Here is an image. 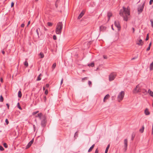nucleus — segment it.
Returning a JSON list of instances; mask_svg holds the SVG:
<instances>
[{
	"label": "nucleus",
	"instance_id": "1",
	"mask_svg": "<svg viewBox=\"0 0 153 153\" xmlns=\"http://www.w3.org/2000/svg\"><path fill=\"white\" fill-rule=\"evenodd\" d=\"M120 16L123 18L124 21H127L128 19V16L130 14V12L128 9L124 7H123V9L120 10Z\"/></svg>",
	"mask_w": 153,
	"mask_h": 153
},
{
	"label": "nucleus",
	"instance_id": "2",
	"mask_svg": "<svg viewBox=\"0 0 153 153\" xmlns=\"http://www.w3.org/2000/svg\"><path fill=\"white\" fill-rule=\"evenodd\" d=\"M63 25L62 22H59L57 24L55 32L57 34H60L62 32Z\"/></svg>",
	"mask_w": 153,
	"mask_h": 153
},
{
	"label": "nucleus",
	"instance_id": "3",
	"mask_svg": "<svg viewBox=\"0 0 153 153\" xmlns=\"http://www.w3.org/2000/svg\"><path fill=\"white\" fill-rule=\"evenodd\" d=\"M47 122L46 118L45 116H43L42 118V119L41 121V125L42 127H45L46 125Z\"/></svg>",
	"mask_w": 153,
	"mask_h": 153
},
{
	"label": "nucleus",
	"instance_id": "4",
	"mask_svg": "<svg viewBox=\"0 0 153 153\" xmlns=\"http://www.w3.org/2000/svg\"><path fill=\"white\" fill-rule=\"evenodd\" d=\"M124 95V92L123 91H122L119 94L117 98L119 102L121 100L123 99Z\"/></svg>",
	"mask_w": 153,
	"mask_h": 153
},
{
	"label": "nucleus",
	"instance_id": "5",
	"mask_svg": "<svg viewBox=\"0 0 153 153\" xmlns=\"http://www.w3.org/2000/svg\"><path fill=\"white\" fill-rule=\"evenodd\" d=\"M145 4V2H144L142 4L140 5L138 8V11L140 12H141L143 10Z\"/></svg>",
	"mask_w": 153,
	"mask_h": 153
},
{
	"label": "nucleus",
	"instance_id": "6",
	"mask_svg": "<svg viewBox=\"0 0 153 153\" xmlns=\"http://www.w3.org/2000/svg\"><path fill=\"white\" fill-rule=\"evenodd\" d=\"M116 75L114 73H112L110 74L109 77V80L110 81L113 80L115 77Z\"/></svg>",
	"mask_w": 153,
	"mask_h": 153
},
{
	"label": "nucleus",
	"instance_id": "7",
	"mask_svg": "<svg viewBox=\"0 0 153 153\" xmlns=\"http://www.w3.org/2000/svg\"><path fill=\"white\" fill-rule=\"evenodd\" d=\"M114 25L118 28L119 30L120 29L121 27L119 22L117 21H115Z\"/></svg>",
	"mask_w": 153,
	"mask_h": 153
},
{
	"label": "nucleus",
	"instance_id": "8",
	"mask_svg": "<svg viewBox=\"0 0 153 153\" xmlns=\"http://www.w3.org/2000/svg\"><path fill=\"white\" fill-rule=\"evenodd\" d=\"M100 31L104 32L106 30L107 27L105 26L101 25L100 26Z\"/></svg>",
	"mask_w": 153,
	"mask_h": 153
},
{
	"label": "nucleus",
	"instance_id": "9",
	"mask_svg": "<svg viewBox=\"0 0 153 153\" xmlns=\"http://www.w3.org/2000/svg\"><path fill=\"white\" fill-rule=\"evenodd\" d=\"M128 141L127 139H125L124 140V149H125V151L127 150V148L128 145Z\"/></svg>",
	"mask_w": 153,
	"mask_h": 153
},
{
	"label": "nucleus",
	"instance_id": "10",
	"mask_svg": "<svg viewBox=\"0 0 153 153\" xmlns=\"http://www.w3.org/2000/svg\"><path fill=\"white\" fill-rule=\"evenodd\" d=\"M139 88V85H138L136 86V88L134 89V91H136L137 92H140L141 91L140 89V88Z\"/></svg>",
	"mask_w": 153,
	"mask_h": 153
},
{
	"label": "nucleus",
	"instance_id": "11",
	"mask_svg": "<svg viewBox=\"0 0 153 153\" xmlns=\"http://www.w3.org/2000/svg\"><path fill=\"white\" fill-rule=\"evenodd\" d=\"M33 139L31 140L29 143L26 146V148L27 149L30 147L31 145L32 144V143H33Z\"/></svg>",
	"mask_w": 153,
	"mask_h": 153
},
{
	"label": "nucleus",
	"instance_id": "12",
	"mask_svg": "<svg viewBox=\"0 0 153 153\" xmlns=\"http://www.w3.org/2000/svg\"><path fill=\"white\" fill-rule=\"evenodd\" d=\"M136 44L139 45H142V40L141 39H140L136 43Z\"/></svg>",
	"mask_w": 153,
	"mask_h": 153
},
{
	"label": "nucleus",
	"instance_id": "13",
	"mask_svg": "<svg viewBox=\"0 0 153 153\" xmlns=\"http://www.w3.org/2000/svg\"><path fill=\"white\" fill-rule=\"evenodd\" d=\"M145 114L146 115H149L150 114V112L149 111L148 109L147 108L144 111Z\"/></svg>",
	"mask_w": 153,
	"mask_h": 153
},
{
	"label": "nucleus",
	"instance_id": "14",
	"mask_svg": "<svg viewBox=\"0 0 153 153\" xmlns=\"http://www.w3.org/2000/svg\"><path fill=\"white\" fill-rule=\"evenodd\" d=\"M42 116V114L41 113H39L36 116V117H38L39 118L40 120L41 119V117Z\"/></svg>",
	"mask_w": 153,
	"mask_h": 153
},
{
	"label": "nucleus",
	"instance_id": "15",
	"mask_svg": "<svg viewBox=\"0 0 153 153\" xmlns=\"http://www.w3.org/2000/svg\"><path fill=\"white\" fill-rule=\"evenodd\" d=\"M110 96L109 94H108L105 95V96L104 97V99H103V101L104 102H105V100H107L108 98Z\"/></svg>",
	"mask_w": 153,
	"mask_h": 153
},
{
	"label": "nucleus",
	"instance_id": "16",
	"mask_svg": "<svg viewBox=\"0 0 153 153\" xmlns=\"http://www.w3.org/2000/svg\"><path fill=\"white\" fill-rule=\"evenodd\" d=\"M148 93L149 94V95L152 96L153 97V92L151 91L150 89H149L148 91Z\"/></svg>",
	"mask_w": 153,
	"mask_h": 153
},
{
	"label": "nucleus",
	"instance_id": "17",
	"mask_svg": "<svg viewBox=\"0 0 153 153\" xmlns=\"http://www.w3.org/2000/svg\"><path fill=\"white\" fill-rule=\"evenodd\" d=\"M94 146V144H93L89 149H88V152H91L92 149H93Z\"/></svg>",
	"mask_w": 153,
	"mask_h": 153
},
{
	"label": "nucleus",
	"instance_id": "18",
	"mask_svg": "<svg viewBox=\"0 0 153 153\" xmlns=\"http://www.w3.org/2000/svg\"><path fill=\"white\" fill-rule=\"evenodd\" d=\"M84 13L83 12H82L79 15L78 17V19H80L84 15Z\"/></svg>",
	"mask_w": 153,
	"mask_h": 153
},
{
	"label": "nucleus",
	"instance_id": "19",
	"mask_svg": "<svg viewBox=\"0 0 153 153\" xmlns=\"http://www.w3.org/2000/svg\"><path fill=\"white\" fill-rule=\"evenodd\" d=\"M112 16V13L110 12H108L107 13V16L108 20L110 19V17Z\"/></svg>",
	"mask_w": 153,
	"mask_h": 153
},
{
	"label": "nucleus",
	"instance_id": "20",
	"mask_svg": "<svg viewBox=\"0 0 153 153\" xmlns=\"http://www.w3.org/2000/svg\"><path fill=\"white\" fill-rule=\"evenodd\" d=\"M22 96V94L21 91H19L18 92V97L19 98H21Z\"/></svg>",
	"mask_w": 153,
	"mask_h": 153
},
{
	"label": "nucleus",
	"instance_id": "21",
	"mask_svg": "<svg viewBox=\"0 0 153 153\" xmlns=\"http://www.w3.org/2000/svg\"><path fill=\"white\" fill-rule=\"evenodd\" d=\"M109 147H110V145L109 144L107 146V147L105 149V153H107V152H108V150Z\"/></svg>",
	"mask_w": 153,
	"mask_h": 153
},
{
	"label": "nucleus",
	"instance_id": "22",
	"mask_svg": "<svg viewBox=\"0 0 153 153\" xmlns=\"http://www.w3.org/2000/svg\"><path fill=\"white\" fill-rule=\"evenodd\" d=\"M144 130V127L143 126H142V128L141 129H140L139 130L140 132L141 133H143V132Z\"/></svg>",
	"mask_w": 153,
	"mask_h": 153
},
{
	"label": "nucleus",
	"instance_id": "23",
	"mask_svg": "<svg viewBox=\"0 0 153 153\" xmlns=\"http://www.w3.org/2000/svg\"><path fill=\"white\" fill-rule=\"evenodd\" d=\"M150 70L153 69V64L151 63L150 65Z\"/></svg>",
	"mask_w": 153,
	"mask_h": 153
},
{
	"label": "nucleus",
	"instance_id": "24",
	"mask_svg": "<svg viewBox=\"0 0 153 153\" xmlns=\"http://www.w3.org/2000/svg\"><path fill=\"white\" fill-rule=\"evenodd\" d=\"M88 65L89 66H91V67H93L94 66V64L93 62H92L90 64H88Z\"/></svg>",
	"mask_w": 153,
	"mask_h": 153
},
{
	"label": "nucleus",
	"instance_id": "25",
	"mask_svg": "<svg viewBox=\"0 0 153 153\" xmlns=\"http://www.w3.org/2000/svg\"><path fill=\"white\" fill-rule=\"evenodd\" d=\"M24 65L26 67L28 66V63L27 62V61H25L24 62Z\"/></svg>",
	"mask_w": 153,
	"mask_h": 153
},
{
	"label": "nucleus",
	"instance_id": "26",
	"mask_svg": "<svg viewBox=\"0 0 153 153\" xmlns=\"http://www.w3.org/2000/svg\"><path fill=\"white\" fill-rule=\"evenodd\" d=\"M56 63H54L52 66V68H53V70L54 68L56 67Z\"/></svg>",
	"mask_w": 153,
	"mask_h": 153
},
{
	"label": "nucleus",
	"instance_id": "27",
	"mask_svg": "<svg viewBox=\"0 0 153 153\" xmlns=\"http://www.w3.org/2000/svg\"><path fill=\"white\" fill-rule=\"evenodd\" d=\"M3 98L2 97V95H1L0 96V101L1 102H2L3 101Z\"/></svg>",
	"mask_w": 153,
	"mask_h": 153
},
{
	"label": "nucleus",
	"instance_id": "28",
	"mask_svg": "<svg viewBox=\"0 0 153 153\" xmlns=\"http://www.w3.org/2000/svg\"><path fill=\"white\" fill-rule=\"evenodd\" d=\"M39 55L41 56V58H43L44 57V55L43 53L41 52Z\"/></svg>",
	"mask_w": 153,
	"mask_h": 153
},
{
	"label": "nucleus",
	"instance_id": "29",
	"mask_svg": "<svg viewBox=\"0 0 153 153\" xmlns=\"http://www.w3.org/2000/svg\"><path fill=\"white\" fill-rule=\"evenodd\" d=\"M88 79V77H84V78H82V82H83L84 81V80L87 79Z\"/></svg>",
	"mask_w": 153,
	"mask_h": 153
},
{
	"label": "nucleus",
	"instance_id": "30",
	"mask_svg": "<svg viewBox=\"0 0 153 153\" xmlns=\"http://www.w3.org/2000/svg\"><path fill=\"white\" fill-rule=\"evenodd\" d=\"M3 146L5 148H7L8 147L7 144L5 143L3 144Z\"/></svg>",
	"mask_w": 153,
	"mask_h": 153
},
{
	"label": "nucleus",
	"instance_id": "31",
	"mask_svg": "<svg viewBox=\"0 0 153 153\" xmlns=\"http://www.w3.org/2000/svg\"><path fill=\"white\" fill-rule=\"evenodd\" d=\"M48 25L49 26H51L52 25V24L51 22H48Z\"/></svg>",
	"mask_w": 153,
	"mask_h": 153
},
{
	"label": "nucleus",
	"instance_id": "32",
	"mask_svg": "<svg viewBox=\"0 0 153 153\" xmlns=\"http://www.w3.org/2000/svg\"><path fill=\"white\" fill-rule=\"evenodd\" d=\"M150 22H151V25L152 27H153V20L152 19H151L150 20Z\"/></svg>",
	"mask_w": 153,
	"mask_h": 153
},
{
	"label": "nucleus",
	"instance_id": "33",
	"mask_svg": "<svg viewBox=\"0 0 153 153\" xmlns=\"http://www.w3.org/2000/svg\"><path fill=\"white\" fill-rule=\"evenodd\" d=\"M4 149L3 148V147L2 146H0V150L2 151L4 150Z\"/></svg>",
	"mask_w": 153,
	"mask_h": 153
},
{
	"label": "nucleus",
	"instance_id": "34",
	"mask_svg": "<svg viewBox=\"0 0 153 153\" xmlns=\"http://www.w3.org/2000/svg\"><path fill=\"white\" fill-rule=\"evenodd\" d=\"M88 84L89 85V86L91 87V82L90 81H88Z\"/></svg>",
	"mask_w": 153,
	"mask_h": 153
},
{
	"label": "nucleus",
	"instance_id": "35",
	"mask_svg": "<svg viewBox=\"0 0 153 153\" xmlns=\"http://www.w3.org/2000/svg\"><path fill=\"white\" fill-rule=\"evenodd\" d=\"M17 105H18V108L20 110H22V108L19 105V103H18V104H17Z\"/></svg>",
	"mask_w": 153,
	"mask_h": 153
},
{
	"label": "nucleus",
	"instance_id": "36",
	"mask_svg": "<svg viewBox=\"0 0 153 153\" xmlns=\"http://www.w3.org/2000/svg\"><path fill=\"white\" fill-rule=\"evenodd\" d=\"M53 39L54 40H56L57 39L56 37V35H54L53 36Z\"/></svg>",
	"mask_w": 153,
	"mask_h": 153
},
{
	"label": "nucleus",
	"instance_id": "37",
	"mask_svg": "<svg viewBox=\"0 0 153 153\" xmlns=\"http://www.w3.org/2000/svg\"><path fill=\"white\" fill-rule=\"evenodd\" d=\"M149 34H148L147 35L146 37V40L147 41L149 39Z\"/></svg>",
	"mask_w": 153,
	"mask_h": 153
},
{
	"label": "nucleus",
	"instance_id": "38",
	"mask_svg": "<svg viewBox=\"0 0 153 153\" xmlns=\"http://www.w3.org/2000/svg\"><path fill=\"white\" fill-rule=\"evenodd\" d=\"M48 90L47 89H46V90H45V94L47 95L48 94Z\"/></svg>",
	"mask_w": 153,
	"mask_h": 153
},
{
	"label": "nucleus",
	"instance_id": "39",
	"mask_svg": "<svg viewBox=\"0 0 153 153\" xmlns=\"http://www.w3.org/2000/svg\"><path fill=\"white\" fill-rule=\"evenodd\" d=\"M5 122L7 125L9 123V121L7 119H6L5 120Z\"/></svg>",
	"mask_w": 153,
	"mask_h": 153
},
{
	"label": "nucleus",
	"instance_id": "40",
	"mask_svg": "<svg viewBox=\"0 0 153 153\" xmlns=\"http://www.w3.org/2000/svg\"><path fill=\"white\" fill-rule=\"evenodd\" d=\"M41 78L40 77V76H38L37 77V80L39 81V80H41Z\"/></svg>",
	"mask_w": 153,
	"mask_h": 153
},
{
	"label": "nucleus",
	"instance_id": "41",
	"mask_svg": "<svg viewBox=\"0 0 153 153\" xmlns=\"http://www.w3.org/2000/svg\"><path fill=\"white\" fill-rule=\"evenodd\" d=\"M78 134H77V132H75V136H74V137H75L76 136V137H78Z\"/></svg>",
	"mask_w": 153,
	"mask_h": 153
},
{
	"label": "nucleus",
	"instance_id": "42",
	"mask_svg": "<svg viewBox=\"0 0 153 153\" xmlns=\"http://www.w3.org/2000/svg\"><path fill=\"white\" fill-rule=\"evenodd\" d=\"M39 111H35V112H34L33 113V115H34L35 114H36Z\"/></svg>",
	"mask_w": 153,
	"mask_h": 153
},
{
	"label": "nucleus",
	"instance_id": "43",
	"mask_svg": "<svg viewBox=\"0 0 153 153\" xmlns=\"http://www.w3.org/2000/svg\"><path fill=\"white\" fill-rule=\"evenodd\" d=\"M40 30L39 28L37 29L36 30V33L38 36H39V32H38V30Z\"/></svg>",
	"mask_w": 153,
	"mask_h": 153
},
{
	"label": "nucleus",
	"instance_id": "44",
	"mask_svg": "<svg viewBox=\"0 0 153 153\" xmlns=\"http://www.w3.org/2000/svg\"><path fill=\"white\" fill-rule=\"evenodd\" d=\"M153 2V0H150L149 1V4L151 5L152 4V3Z\"/></svg>",
	"mask_w": 153,
	"mask_h": 153
},
{
	"label": "nucleus",
	"instance_id": "45",
	"mask_svg": "<svg viewBox=\"0 0 153 153\" xmlns=\"http://www.w3.org/2000/svg\"><path fill=\"white\" fill-rule=\"evenodd\" d=\"M103 57L104 59H106L107 58V57L106 56L104 55H103Z\"/></svg>",
	"mask_w": 153,
	"mask_h": 153
},
{
	"label": "nucleus",
	"instance_id": "46",
	"mask_svg": "<svg viewBox=\"0 0 153 153\" xmlns=\"http://www.w3.org/2000/svg\"><path fill=\"white\" fill-rule=\"evenodd\" d=\"M150 46H149L148 48L146 49V51H148L150 50Z\"/></svg>",
	"mask_w": 153,
	"mask_h": 153
},
{
	"label": "nucleus",
	"instance_id": "47",
	"mask_svg": "<svg viewBox=\"0 0 153 153\" xmlns=\"http://www.w3.org/2000/svg\"><path fill=\"white\" fill-rule=\"evenodd\" d=\"M25 26V24L24 23H22L21 25V27H24Z\"/></svg>",
	"mask_w": 153,
	"mask_h": 153
},
{
	"label": "nucleus",
	"instance_id": "48",
	"mask_svg": "<svg viewBox=\"0 0 153 153\" xmlns=\"http://www.w3.org/2000/svg\"><path fill=\"white\" fill-rule=\"evenodd\" d=\"M14 3L13 2H12L11 3V7H12L14 6Z\"/></svg>",
	"mask_w": 153,
	"mask_h": 153
},
{
	"label": "nucleus",
	"instance_id": "49",
	"mask_svg": "<svg viewBox=\"0 0 153 153\" xmlns=\"http://www.w3.org/2000/svg\"><path fill=\"white\" fill-rule=\"evenodd\" d=\"M6 105L7 106V108L8 109H9V104L8 103H7Z\"/></svg>",
	"mask_w": 153,
	"mask_h": 153
},
{
	"label": "nucleus",
	"instance_id": "50",
	"mask_svg": "<svg viewBox=\"0 0 153 153\" xmlns=\"http://www.w3.org/2000/svg\"><path fill=\"white\" fill-rule=\"evenodd\" d=\"M46 86L47 88H48L49 86V84H47L46 85Z\"/></svg>",
	"mask_w": 153,
	"mask_h": 153
},
{
	"label": "nucleus",
	"instance_id": "51",
	"mask_svg": "<svg viewBox=\"0 0 153 153\" xmlns=\"http://www.w3.org/2000/svg\"><path fill=\"white\" fill-rule=\"evenodd\" d=\"M98 150L97 149L95 151V153H98Z\"/></svg>",
	"mask_w": 153,
	"mask_h": 153
},
{
	"label": "nucleus",
	"instance_id": "52",
	"mask_svg": "<svg viewBox=\"0 0 153 153\" xmlns=\"http://www.w3.org/2000/svg\"><path fill=\"white\" fill-rule=\"evenodd\" d=\"M0 81L1 82H3V79L2 78H1L0 79Z\"/></svg>",
	"mask_w": 153,
	"mask_h": 153
},
{
	"label": "nucleus",
	"instance_id": "53",
	"mask_svg": "<svg viewBox=\"0 0 153 153\" xmlns=\"http://www.w3.org/2000/svg\"><path fill=\"white\" fill-rule=\"evenodd\" d=\"M63 78H62L61 79V84H62L63 82Z\"/></svg>",
	"mask_w": 153,
	"mask_h": 153
},
{
	"label": "nucleus",
	"instance_id": "54",
	"mask_svg": "<svg viewBox=\"0 0 153 153\" xmlns=\"http://www.w3.org/2000/svg\"><path fill=\"white\" fill-rule=\"evenodd\" d=\"M132 29L133 30V33H134V31H135V30H134V27H132Z\"/></svg>",
	"mask_w": 153,
	"mask_h": 153
},
{
	"label": "nucleus",
	"instance_id": "55",
	"mask_svg": "<svg viewBox=\"0 0 153 153\" xmlns=\"http://www.w3.org/2000/svg\"><path fill=\"white\" fill-rule=\"evenodd\" d=\"M30 21H29L28 22L27 26H28L30 24Z\"/></svg>",
	"mask_w": 153,
	"mask_h": 153
},
{
	"label": "nucleus",
	"instance_id": "56",
	"mask_svg": "<svg viewBox=\"0 0 153 153\" xmlns=\"http://www.w3.org/2000/svg\"><path fill=\"white\" fill-rule=\"evenodd\" d=\"M134 137H133V135H132V138H131L132 140H133Z\"/></svg>",
	"mask_w": 153,
	"mask_h": 153
},
{
	"label": "nucleus",
	"instance_id": "57",
	"mask_svg": "<svg viewBox=\"0 0 153 153\" xmlns=\"http://www.w3.org/2000/svg\"><path fill=\"white\" fill-rule=\"evenodd\" d=\"M144 90V91H143V93H145V92H146V90Z\"/></svg>",
	"mask_w": 153,
	"mask_h": 153
},
{
	"label": "nucleus",
	"instance_id": "58",
	"mask_svg": "<svg viewBox=\"0 0 153 153\" xmlns=\"http://www.w3.org/2000/svg\"><path fill=\"white\" fill-rule=\"evenodd\" d=\"M43 89L44 91L45 90V87H43Z\"/></svg>",
	"mask_w": 153,
	"mask_h": 153
},
{
	"label": "nucleus",
	"instance_id": "59",
	"mask_svg": "<svg viewBox=\"0 0 153 153\" xmlns=\"http://www.w3.org/2000/svg\"><path fill=\"white\" fill-rule=\"evenodd\" d=\"M136 59V58L134 57L131 59V60H133Z\"/></svg>",
	"mask_w": 153,
	"mask_h": 153
},
{
	"label": "nucleus",
	"instance_id": "60",
	"mask_svg": "<svg viewBox=\"0 0 153 153\" xmlns=\"http://www.w3.org/2000/svg\"><path fill=\"white\" fill-rule=\"evenodd\" d=\"M151 45V42L149 44V46H150V47Z\"/></svg>",
	"mask_w": 153,
	"mask_h": 153
},
{
	"label": "nucleus",
	"instance_id": "61",
	"mask_svg": "<svg viewBox=\"0 0 153 153\" xmlns=\"http://www.w3.org/2000/svg\"><path fill=\"white\" fill-rule=\"evenodd\" d=\"M152 134H153V130L152 129Z\"/></svg>",
	"mask_w": 153,
	"mask_h": 153
},
{
	"label": "nucleus",
	"instance_id": "62",
	"mask_svg": "<svg viewBox=\"0 0 153 153\" xmlns=\"http://www.w3.org/2000/svg\"><path fill=\"white\" fill-rule=\"evenodd\" d=\"M2 53L3 54H4L5 53V52L4 51H2Z\"/></svg>",
	"mask_w": 153,
	"mask_h": 153
},
{
	"label": "nucleus",
	"instance_id": "63",
	"mask_svg": "<svg viewBox=\"0 0 153 153\" xmlns=\"http://www.w3.org/2000/svg\"><path fill=\"white\" fill-rule=\"evenodd\" d=\"M111 28H112V29L113 30H114V28H113V27H112H112H111Z\"/></svg>",
	"mask_w": 153,
	"mask_h": 153
},
{
	"label": "nucleus",
	"instance_id": "64",
	"mask_svg": "<svg viewBox=\"0 0 153 153\" xmlns=\"http://www.w3.org/2000/svg\"><path fill=\"white\" fill-rule=\"evenodd\" d=\"M41 74H40L39 75V76H41Z\"/></svg>",
	"mask_w": 153,
	"mask_h": 153
}]
</instances>
